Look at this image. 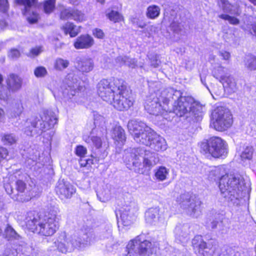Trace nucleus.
Returning <instances> with one entry per match:
<instances>
[{"label":"nucleus","mask_w":256,"mask_h":256,"mask_svg":"<svg viewBox=\"0 0 256 256\" xmlns=\"http://www.w3.org/2000/svg\"><path fill=\"white\" fill-rule=\"evenodd\" d=\"M212 124L214 128L218 131H224L230 128L232 122L230 110L224 107H218L212 114Z\"/></svg>","instance_id":"9b49d317"},{"label":"nucleus","mask_w":256,"mask_h":256,"mask_svg":"<svg viewBox=\"0 0 256 256\" xmlns=\"http://www.w3.org/2000/svg\"><path fill=\"white\" fill-rule=\"evenodd\" d=\"M8 8V4L7 0H0V11L5 12Z\"/></svg>","instance_id":"052dcab7"},{"label":"nucleus","mask_w":256,"mask_h":256,"mask_svg":"<svg viewBox=\"0 0 256 256\" xmlns=\"http://www.w3.org/2000/svg\"><path fill=\"white\" fill-rule=\"evenodd\" d=\"M4 236L5 238L8 240H18L20 238V235L10 226L8 224L4 230Z\"/></svg>","instance_id":"72a5a7b5"},{"label":"nucleus","mask_w":256,"mask_h":256,"mask_svg":"<svg viewBox=\"0 0 256 256\" xmlns=\"http://www.w3.org/2000/svg\"><path fill=\"white\" fill-rule=\"evenodd\" d=\"M62 28L66 34H69L71 37L76 36L80 32V28L71 22H67L62 26Z\"/></svg>","instance_id":"7c9ffc66"},{"label":"nucleus","mask_w":256,"mask_h":256,"mask_svg":"<svg viewBox=\"0 0 256 256\" xmlns=\"http://www.w3.org/2000/svg\"><path fill=\"white\" fill-rule=\"evenodd\" d=\"M160 14V8L156 5H152L147 8L146 16L150 19L158 18Z\"/></svg>","instance_id":"f704fd0d"},{"label":"nucleus","mask_w":256,"mask_h":256,"mask_svg":"<svg viewBox=\"0 0 256 256\" xmlns=\"http://www.w3.org/2000/svg\"><path fill=\"white\" fill-rule=\"evenodd\" d=\"M168 174L169 170L164 166H160L154 170V177L158 181L166 180Z\"/></svg>","instance_id":"2f4dec72"},{"label":"nucleus","mask_w":256,"mask_h":256,"mask_svg":"<svg viewBox=\"0 0 256 256\" xmlns=\"http://www.w3.org/2000/svg\"><path fill=\"white\" fill-rule=\"evenodd\" d=\"M82 139L87 144H92L97 149L102 146V140L96 128L92 129L89 136L84 135Z\"/></svg>","instance_id":"5701e85b"},{"label":"nucleus","mask_w":256,"mask_h":256,"mask_svg":"<svg viewBox=\"0 0 256 256\" xmlns=\"http://www.w3.org/2000/svg\"><path fill=\"white\" fill-rule=\"evenodd\" d=\"M76 154L80 157H84L86 152V148L83 146H79L76 147Z\"/></svg>","instance_id":"13d9d810"},{"label":"nucleus","mask_w":256,"mask_h":256,"mask_svg":"<svg viewBox=\"0 0 256 256\" xmlns=\"http://www.w3.org/2000/svg\"><path fill=\"white\" fill-rule=\"evenodd\" d=\"M70 64V62L67 60L62 58H56L54 62V68L57 70H62L67 68Z\"/></svg>","instance_id":"e433bc0d"},{"label":"nucleus","mask_w":256,"mask_h":256,"mask_svg":"<svg viewBox=\"0 0 256 256\" xmlns=\"http://www.w3.org/2000/svg\"><path fill=\"white\" fill-rule=\"evenodd\" d=\"M224 73V68L222 66H218L217 68H216L214 72V76L216 78H219V80H220V76H223L222 74Z\"/></svg>","instance_id":"5fc2aeb1"},{"label":"nucleus","mask_w":256,"mask_h":256,"mask_svg":"<svg viewBox=\"0 0 256 256\" xmlns=\"http://www.w3.org/2000/svg\"><path fill=\"white\" fill-rule=\"evenodd\" d=\"M72 77L69 74L68 79L61 85L59 92L62 98L65 101H68L76 95L79 86L78 80L75 78L74 82Z\"/></svg>","instance_id":"f3484780"},{"label":"nucleus","mask_w":256,"mask_h":256,"mask_svg":"<svg viewBox=\"0 0 256 256\" xmlns=\"http://www.w3.org/2000/svg\"><path fill=\"white\" fill-rule=\"evenodd\" d=\"M23 110V107L20 102H18L14 107L13 108L14 114L12 116L16 117L19 116Z\"/></svg>","instance_id":"8fccbe9b"},{"label":"nucleus","mask_w":256,"mask_h":256,"mask_svg":"<svg viewBox=\"0 0 256 256\" xmlns=\"http://www.w3.org/2000/svg\"><path fill=\"white\" fill-rule=\"evenodd\" d=\"M105 123V118L104 116L99 115L96 114L94 116V124L96 126H103Z\"/></svg>","instance_id":"6e6d98bb"},{"label":"nucleus","mask_w":256,"mask_h":256,"mask_svg":"<svg viewBox=\"0 0 256 256\" xmlns=\"http://www.w3.org/2000/svg\"><path fill=\"white\" fill-rule=\"evenodd\" d=\"M116 93L113 96V106L118 110H128L133 104L132 98L128 96L126 82L122 79H116L114 82Z\"/></svg>","instance_id":"423d86ee"},{"label":"nucleus","mask_w":256,"mask_h":256,"mask_svg":"<svg viewBox=\"0 0 256 256\" xmlns=\"http://www.w3.org/2000/svg\"><path fill=\"white\" fill-rule=\"evenodd\" d=\"M188 102H190L189 112L197 117H202L203 110V106L198 101L196 100L193 98H188Z\"/></svg>","instance_id":"c756f323"},{"label":"nucleus","mask_w":256,"mask_h":256,"mask_svg":"<svg viewBox=\"0 0 256 256\" xmlns=\"http://www.w3.org/2000/svg\"><path fill=\"white\" fill-rule=\"evenodd\" d=\"M114 136L116 140L122 142L126 138L124 130L120 126L116 127L114 130Z\"/></svg>","instance_id":"ea45409f"},{"label":"nucleus","mask_w":256,"mask_h":256,"mask_svg":"<svg viewBox=\"0 0 256 256\" xmlns=\"http://www.w3.org/2000/svg\"><path fill=\"white\" fill-rule=\"evenodd\" d=\"M128 128L134 140L142 144L148 142L146 138L152 132L144 122L138 120H130L128 124Z\"/></svg>","instance_id":"6e6552de"},{"label":"nucleus","mask_w":256,"mask_h":256,"mask_svg":"<svg viewBox=\"0 0 256 256\" xmlns=\"http://www.w3.org/2000/svg\"><path fill=\"white\" fill-rule=\"evenodd\" d=\"M146 139L148 142L143 144L149 146L152 149L158 152L166 150V144L165 140L157 134L154 130L151 132Z\"/></svg>","instance_id":"412c9836"},{"label":"nucleus","mask_w":256,"mask_h":256,"mask_svg":"<svg viewBox=\"0 0 256 256\" xmlns=\"http://www.w3.org/2000/svg\"><path fill=\"white\" fill-rule=\"evenodd\" d=\"M151 66L154 68H158L160 64V61L158 59L157 55L154 56L150 58Z\"/></svg>","instance_id":"e2e57ef3"},{"label":"nucleus","mask_w":256,"mask_h":256,"mask_svg":"<svg viewBox=\"0 0 256 256\" xmlns=\"http://www.w3.org/2000/svg\"><path fill=\"white\" fill-rule=\"evenodd\" d=\"M138 236L129 242L126 248L128 253L126 256H150L152 243Z\"/></svg>","instance_id":"9d476101"},{"label":"nucleus","mask_w":256,"mask_h":256,"mask_svg":"<svg viewBox=\"0 0 256 256\" xmlns=\"http://www.w3.org/2000/svg\"><path fill=\"white\" fill-rule=\"evenodd\" d=\"M92 222L87 220L86 224H81V231L82 234L80 233L78 235H74L67 238L70 246L72 247V251L76 248H82L88 245L90 240V237L92 236Z\"/></svg>","instance_id":"f8f14e48"},{"label":"nucleus","mask_w":256,"mask_h":256,"mask_svg":"<svg viewBox=\"0 0 256 256\" xmlns=\"http://www.w3.org/2000/svg\"><path fill=\"white\" fill-rule=\"evenodd\" d=\"M42 51V47L36 46L32 48L28 56L30 57H35L39 55Z\"/></svg>","instance_id":"603ef678"},{"label":"nucleus","mask_w":256,"mask_h":256,"mask_svg":"<svg viewBox=\"0 0 256 256\" xmlns=\"http://www.w3.org/2000/svg\"><path fill=\"white\" fill-rule=\"evenodd\" d=\"M34 74L37 78H42L47 74L48 72L44 67L40 66L35 68Z\"/></svg>","instance_id":"49530a36"},{"label":"nucleus","mask_w":256,"mask_h":256,"mask_svg":"<svg viewBox=\"0 0 256 256\" xmlns=\"http://www.w3.org/2000/svg\"><path fill=\"white\" fill-rule=\"evenodd\" d=\"M100 238L102 239H112V229L109 228L106 231L102 232L100 234Z\"/></svg>","instance_id":"bf43d9fd"},{"label":"nucleus","mask_w":256,"mask_h":256,"mask_svg":"<svg viewBox=\"0 0 256 256\" xmlns=\"http://www.w3.org/2000/svg\"><path fill=\"white\" fill-rule=\"evenodd\" d=\"M107 16L108 18L114 22H120L123 19L122 16L116 11L112 10Z\"/></svg>","instance_id":"37998d69"},{"label":"nucleus","mask_w":256,"mask_h":256,"mask_svg":"<svg viewBox=\"0 0 256 256\" xmlns=\"http://www.w3.org/2000/svg\"><path fill=\"white\" fill-rule=\"evenodd\" d=\"M116 78L110 81L106 79L101 80L98 84V94L104 101L111 102L114 94L116 93V88L114 82Z\"/></svg>","instance_id":"dca6fc26"},{"label":"nucleus","mask_w":256,"mask_h":256,"mask_svg":"<svg viewBox=\"0 0 256 256\" xmlns=\"http://www.w3.org/2000/svg\"><path fill=\"white\" fill-rule=\"evenodd\" d=\"M16 138L12 134H4L2 138V140L4 144L12 145L16 142Z\"/></svg>","instance_id":"58836bf2"},{"label":"nucleus","mask_w":256,"mask_h":256,"mask_svg":"<svg viewBox=\"0 0 256 256\" xmlns=\"http://www.w3.org/2000/svg\"><path fill=\"white\" fill-rule=\"evenodd\" d=\"M59 212L58 206H56L53 210H50L48 216L44 218L38 214L34 216L30 213L26 218V226L34 232L43 236H51L58 228L59 216L58 214Z\"/></svg>","instance_id":"f03ea898"},{"label":"nucleus","mask_w":256,"mask_h":256,"mask_svg":"<svg viewBox=\"0 0 256 256\" xmlns=\"http://www.w3.org/2000/svg\"><path fill=\"white\" fill-rule=\"evenodd\" d=\"M60 18L62 20L73 19L74 20L82 22L84 19V14L78 10L65 8L61 11Z\"/></svg>","instance_id":"bb28decb"},{"label":"nucleus","mask_w":256,"mask_h":256,"mask_svg":"<svg viewBox=\"0 0 256 256\" xmlns=\"http://www.w3.org/2000/svg\"><path fill=\"white\" fill-rule=\"evenodd\" d=\"M116 62L120 65L125 64L132 68L138 66L136 60L134 58H130L126 56H120L117 58Z\"/></svg>","instance_id":"473e14b6"},{"label":"nucleus","mask_w":256,"mask_h":256,"mask_svg":"<svg viewBox=\"0 0 256 256\" xmlns=\"http://www.w3.org/2000/svg\"><path fill=\"white\" fill-rule=\"evenodd\" d=\"M167 217L165 211L158 207L150 208L145 212L146 221L150 224L158 225L163 223Z\"/></svg>","instance_id":"a211bd4d"},{"label":"nucleus","mask_w":256,"mask_h":256,"mask_svg":"<svg viewBox=\"0 0 256 256\" xmlns=\"http://www.w3.org/2000/svg\"><path fill=\"white\" fill-rule=\"evenodd\" d=\"M172 88H168L162 90L158 96L152 94L148 96L145 100L144 106L145 110L150 114L153 115L165 116L168 111H170L168 106V94L170 96L173 94Z\"/></svg>","instance_id":"20e7f679"},{"label":"nucleus","mask_w":256,"mask_h":256,"mask_svg":"<svg viewBox=\"0 0 256 256\" xmlns=\"http://www.w3.org/2000/svg\"><path fill=\"white\" fill-rule=\"evenodd\" d=\"M79 163L80 166H86L88 164L90 165V163L88 162V159L85 158L84 156L82 157V158L80 160Z\"/></svg>","instance_id":"774afa93"},{"label":"nucleus","mask_w":256,"mask_h":256,"mask_svg":"<svg viewBox=\"0 0 256 256\" xmlns=\"http://www.w3.org/2000/svg\"><path fill=\"white\" fill-rule=\"evenodd\" d=\"M220 82L222 84L225 91L228 93L234 92L236 90V84L234 79L230 76H220Z\"/></svg>","instance_id":"c85d7f7f"},{"label":"nucleus","mask_w":256,"mask_h":256,"mask_svg":"<svg viewBox=\"0 0 256 256\" xmlns=\"http://www.w3.org/2000/svg\"><path fill=\"white\" fill-rule=\"evenodd\" d=\"M142 162V170H144V168H148V170H150L152 166L158 163L159 158L158 154L144 150Z\"/></svg>","instance_id":"393cba45"},{"label":"nucleus","mask_w":256,"mask_h":256,"mask_svg":"<svg viewBox=\"0 0 256 256\" xmlns=\"http://www.w3.org/2000/svg\"><path fill=\"white\" fill-rule=\"evenodd\" d=\"M246 66L250 70H256V56H248L246 58Z\"/></svg>","instance_id":"4c0bfd02"},{"label":"nucleus","mask_w":256,"mask_h":256,"mask_svg":"<svg viewBox=\"0 0 256 256\" xmlns=\"http://www.w3.org/2000/svg\"><path fill=\"white\" fill-rule=\"evenodd\" d=\"M16 190L19 192H24L26 188V184L21 180H18L16 183Z\"/></svg>","instance_id":"3c124183"},{"label":"nucleus","mask_w":256,"mask_h":256,"mask_svg":"<svg viewBox=\"0 0 256 256\" xmlns=\"http://www.w3.org/2000/svg\"><path fill=\"white\" fill-rule=\"evenodd\" d=\"M144 150L142 148H129L126 150L123 155V160L130 169H133L138 174H143L144 170L142 168V158Z\"/></svg>","instance_id":"0eeeda50"},{"label":"nucleus","mask_w":256,"mask_h":256,"mask_svg":"<svg viewBox=\"0 0 256 256\" xmlns=\"http://www.w3.org/2000/svg\"><path fill=\"white\" fill-rule=\"evenodd\" d=\"M230 14L239 16L242 14V10L239 6L237 5L234 6V8H232V11L230 12Z\"/></svg>","instance_id":"69168bd1"},{"label":"nucleus","mask_w":256,"mask_h":256,"mask_svg":"<svg viewBox=\"0 0 256 256\" xmlns=\"http://www.w3.org/2000/svg\"><path fill=\"white\" fill-rule=\"evenodd\" d=\"M16 2L24 7L22 10L23 14L30 24L38 22L39 15L36 11L37 0H16Z\"/></svg>","instance_id":"2eb2a0df"},{"label":"nucleus","mask_w":256,"mask_h":256,"mask_svg":"<svg viewBox=\"0 0 256 256\" xmlns=\"http://www.w3.org/2000/svg\"><path fill=\"white\" fill-rule=\"evenodd\" d=\"M138 210V206L134 202H130L129 205L124 206L120 213L121 220L124 226H128L134 222Z\"/></svg>","instance_id":"6ab92c4d"},{"label":"nucleus","mask_w":256,"mask_h":256,"mask_svg":"<svg viewBox=\"0 0 256 256\" xmlns=\"http://www.w3.org/2000/svg\"><path fill=\"white\" fill-rule=\"evenodd\" d=\"M170 28L175 34H178L182 30L180 24L176 22L170 24Z\"/></svg>","instance_id":"864d4df0"},{"label":"nucleus","mask_w":256,"mask_h":256,"mask_svg":"<svg viewBox=\"0 0 256 256\" xmlns=\"http://www.w3.org/2000/svg\"><path fill=\"white\" fill-rule=\"evenodd\" d=\"M58 118L52 112H44L39 116L28 118L24 124V133L30 136L41 135L52 128L58 122Z\"/></svg>","instance_id":"7ed1b4c3"},{"label":"nucleus","mask_w":256,"mask_h":256,"mask_svg":"<svg viewBox=\"0 0 256 256\" xmlns=\"http://www.w3.org/2000/svg\"><path fill=\"white\" fill-rule=\"evenodd\" d=\"M94 43L92 36L88 34H82L76 38L74 46L76 49H87L91 48Z\"/></svg>","instance_id":"a878e982"},{"label":"nucleus","mask_w":256,"mask_h":256,"mask_svg":"<svg viewBox=\"0 0 256 256\" xmlns=\"http://www.w3.org/2000/svg\"><path fill=\"white\" fill-rule=\"evenodd\" d=\"M220 168L212 170L209 177L214 180H219L220 194L230 207L240 206L243 196L248 192L243 177L240 174H224Z\"/></svg>","instance_id":"f257e3e1"},{"label":"nucleus","mask_w":256,"mask_h":256,"mask_svg":"<svg viewBox=\"0 0 256 256\" xmlns=\"http://www.w3.org/2000/svg\"><path fill=\"white\" fill-rule=\"evenodd\" d=\"M222 8L224 12L230 13L234 5H232L227 0H221Z\"/></svg>","instance_id":"09e8293b"},{"label":"nucleus","mask_w":256,"mask_h":256,"mask_svg":"<svg viewBox=\"0 0 256 256\" xmlns=\"http://www.w3.org/2000/svg\"><path fill=\"white\" fill-rule=\"evenodd\" d=\"M11 92L8 90V88H6L4 86L0 87V99L3 100H6L10 96Z\"/></svg>","instance_id":"de8ad7c7"},{"label":"nucleus","mask_w":256,"mask_h":256,"mask_svg":"<svg viewBox=\"0 0 256 256\" xmlns=\"http://www.w3.org/2000/svg\"><path fill=\"white\" fill-rule=\"evenodd\" d=\"M227 146L226 142L218 136H212L209 139L204 140L200 144L202 151L216 158L225 156L227 154Z\"/></svg>","instance_id":"39448f33"},{"label":"nucleus","mask_w":256,"mask_h":256,"mask_svg":"<svg viewBox=\"0 0 256 256\" xmlns=\"http://www.w3.org/2000/svg\"><path fill=\"white\" fill-rule=\"evenodd\" d=\"M253 149L251 146H246L242 152L240 157L242 160H250L252 158Z\"/></svg>","instance_id":"a18cd8bd"},{"label":"nucleus","mask_w":256,"mask_h":256,"mask_svg":"<svg viewBox=\"0 0 256 256\" xmlns=\"http://www.w3.org/2000/svg\"><path fill=\"white\" fill-rule=\"evenodd\" d=\"M238 252L230 247L224 248L219 256H238Z\"/></svg>","instance_id":"c03bdc74"},{"label":"nucleus","mask_w":256,"mask_h":256,"mask_svg":"<svg viewBox=\"0 0 256 256\" xmlns=\"http://www.w3.org/2000/svg\"><path fill=\"white\" fill-rule=\"evenodd\" d=\"M20 51L16 48L11 49L8 54V56L12 59H16L20 56Z\"/></svg>","instance_id":"4d7b16f0"},{"label":"nucleus","mask_w":256,"mask_h":256,"mask_svg":"<svg viewBox=\"0 0 256 256\" xmlns=\"http://www.w3.org/2000/svg\"><path fill=\"white\" fill-rule=\"evenodd\" d=\"M192 243L198 256H212L216 250L215 245L206 244L200 236H195Z\"/></svg>","instance_id":"4468645a"},{"label":"nucleus","mask_w":256,"mask_h":256,"mask_svg":"<svg viewBox=\"0 0 256 256\" xmlns=\"http://www.w3.org/2000/svg\"><path fill=\"white\" fill-rule=\"evenodd\" d=\"M218 17L224 20H228L230 24L233 25H238L240 22V20L228 14H222L219 15Z\"/></svg>","instance_id":"a19ab883"},{"label":"nucleus","mask_w":256,"mask_h":256,"mask_svg":"<svg viewBox=\"0 0 256 256\" xmlns=\"http://www.w3.org/2000/svg\"><path fill=\"white\" fill-rule=\"evenodd\" d=\"M132 22L133 24H136L140 28H144L146 26V24L144 22L141 21L139 18H134Z\"/></svg>","instance_id":"0e129e2a"},{"label":"nucleus","mask_w":256,"mask_h":256,"mask_svg":"<svg viewBox=\"0 0 256 256\" xmlns=\"http://www.w3.org/2000/svg\"><path fill=\"white\" fill-rule=\"evenodd\" d=\"M173 91V94L170 96L168 94V104L171 102L172 104L173 107L170 108V111L169 112H174L179 116H182L187 112H189V107L190 102H188V98L190 96H182L180 91L174 90L172 88Z\"/></svg>","instance_id":"1a4fd4ad"},{"label":"nucleus","mask_w":256,"mask_h":256,"mask_svg":"<svg viewBox=\"0 0 256 256\" xmlns=\"http://www.w3.org/2000/svg\"><path fill=\"white\" fill-rule=\"evenodd\" d=\"M56 192L62 199L70 198L76 192V188L70 182L64 180H59L56 186Z\"/></svg>","instance_id":"aec40b11"},{"label":"nucleus","mask_w":256,"mask_h":256,"mask_svg":"<svg viewBox=\"0 0 256 256\" xmlns=\"http://www.w3.org/2000/svg\"><path fill=\"white\" fill-rule=\"evenodd\" d=\"M190 226L188 224H178L174 229L176 238L180 242H184L186 240L190 234Z\"/></svg>","instance_id":"cd10ccee"},{"label":"nucleus","mask_w":256,"mask_h":256,"mask_svg":"<svg viewBox=\"0 0 256 256\" xmlns=\"http://www.w3.org/2000/svg\"><path fill=\"white\" fill-rule=\"evenodd\" d=\"M57 248L59 252L64 254L72 251V247L70 246L67 238L64 239L63 242H58Z\"/></svg>","instance_id":"c9c22d12"},{"label":"nucleus","mask_w":256,"mask_h":256,"mask_svg":"<svg viewBox=\"0 0 256 256\" xmlns=\"http://www.w3.org/2000/svg\"><path fill=\"white\" fill-rule=\"evenodd\" d=\"M94 67L93 60L88 56L78 57L76 59V68L82 73L91 72Z\"/></svg>","instance_id":"4be33fe9"},{"label":"nucleus","mask_w":256,"mask_h":256,"mask_svg":"<svg viewBox=\"0 0 256 256\" xmlns=\"http://www.w3.org/2000/svg\"><path fill=\"white\" fill-rule=\"evenodd\" d=\"M178 202L180 207L186 210L187 214L191 216L197 218L200 214L202 203L200 198L184 194L178 198Z\"/></svg>","instance_id":"ddd939ff"},{"label":"nucleus","mask_w":256,"mask_h":256,"mask_svg":"<svg viewBox=\"0 0 256 256\" xmlns=\"http://www.w3.org/2000/svg\"><path fill=\"white\" fill-rule=\"evenodd\" d=\"M219 56H222V58L224 60H228L230 58V54L224 50H221L219 52Z\"/></svg>","instance_id":"338daca9"},{"label":"nucleus","mask_w":256,"mask_h":256,"mask_svg":"<svg viewBox=\"0 0 256 256\" xmlns=\"http://www.w3.org/2000/svg\"><path fill=\"white\" fill-rule=\"evenodd\" d=\"M93 34L94 36L98 38H103L104 36V34L103 32V31L98 28H95L93 30Z\"/></svg>","instance_id":"680f3d73"},{"label":"nucleus","mask_w":256,"mask_h":256,"mask_svg":"<svg viewBox=\"0 0 256 256\" xmlns=\"http://www.w3.org/2000/svg\"><path fill=\"white\" fill-rule=\"evenodd\" d=\"M55 0H46L44 4V11L46 14H50L52 12L55 6Z\"/></svg>","instance_id":"79ce46f5"},{"label":"nucleus","mask_w":256,"mask_h":256,"mask_svg":"<svg viewBox=\"0 0 256 256\" xmlns=\"http://www.w3.org/2000/svg\"><path fill=\"white\" fill-rule=\"evenodd\" d=\"M22 82L21 78L14 74L8 75L6 79L7 88L11 92L19 90L22 88Z\"/></svg>","instance_id":"b1692460"}]
</instances>
